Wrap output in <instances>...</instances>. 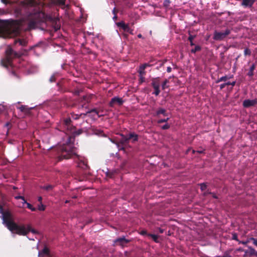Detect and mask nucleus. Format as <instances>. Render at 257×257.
Wrapping results in <instances>:
<instances>
[{"mask_svg":"<svg viewBox=\"0 0 257 257\" xmlns=\"http://www.w3.org/2000/svg\"><path fill=\"white\" fill-rule=\"evenodd\" d=\"M117 26L122 28L124 31L132 34V30L130 28L128 25L125 24L124 22H121L117 24Z\"/></svg>","mask_w":257,"mask_h":257,"instance_id":"1a4fd4ad","label":"nucleus"},{"mask_svg":"<svg viewBox=\"0 0 257 257\" xmlns=\"http://www.w3.org/2000/svg\"><path fill=\"white\" fill-rule=\"evenodd\" d=\"M128 242H129V240L127 239H126L124 237L118 238V239H116V240L115 241V243L116 244H118V245H121L122 246H124L125 244H126Z\"/></svg>","mask_w":257,"mask_h":257,"instance_id":"f8f14e48","label":"nucleus"},{"mask_svg":"<svg viewBox=\"0 0 257 257\" xmlns=\"http://www.w3.org/2000/svg\"><path fill=\"white\" fill-rule=\"evenodd\" d=\"M169 81L167 79H166L163 83L162 84V87L163 89H165L166 88L168 87V85H167V84L168 83Z\"/></svg>","mask_w":257,"mask_h":257,"instance_id":"5701e85b","label":"nucleus"},{"mask_svg":"<svg viewBox=\"0 0 257 257\" xmlns=\"http://www.w3.org/2000/svg\"><path fill=\"white\" fill-rule=\"evenodd\" d=\"M235 82L234 81L232 82V83H230V85L234 86L235 85Z\"/></svg>","mask_w":257,"mask_h":257,"instance_id":"6e6d98bb","label":"nucleus"},{"mask_svg":"<svg viewBox=\"0 0 257 257\" xmlns=\"http://www.w3.org/2000/svg\"><path fill=\"white\" fill-rule=\"evenodd\" d=\"M123 102L122 98L115 97L111 99L110 102H109V106L111 107H113L115 105H121L122 104Z\"/></svg>","mask_w":257,"mask_h":257,"instance_id":"423d86ee","label":"nucleus"},{"mask_svg":"<svg viewBox=\"0 0 257 257\" xmlns=\"http://www.w3.org/2000/svg\"><path fill=\"white\" fill-rule=\"evenodd\" d=\"M169 119V118H167L166 119H160L158 120V123H162L163 122H166Z\"/></svg>","mask_w":257,"mask_h":257,"instance_id":"e433bc0d","label":"nucleus"},{"mask_svg":"<svg viewBox=\"0 0 257 257\" xmlns=\"http://www.w3.org/2000/svg\"><path fill=\"white\" fill-rule=\"evenodd\" d=\"M216 257H231V256L228 253H225L224 255L222 256H216Z\"/></svg>","mask_w":257,"mask_h":257,"instance_id":"ea45409f","label":"nucleus"},{"mask_svg":"<svg viewBox=\"0 0 257 257\" xmlns=\"http://www.w3.org/2000/svg\"><path fill=\"white\" fill-rule=\"evenodd\" d=\"M160 114H162L164 115H166V110L163 108L159 109L157 112V115H159Z\"/></svg>","mask_w":257,"mask_h":257,"instance_id":"aec40b11","label":"nucleus"},{"mask_svg":"<svg viewBox=\"0 0 257 257\" xmlns=\"http://www.w3.org/2000/svg\"><path fill=\"white\" fill-rule=\"evenodd\" d=\"M228 79V78L227 76H223V77H221L220 78H219V79H218L216 81V82L219 83L221 81H226Z\"/></svg>","mask_w":257,"mask_h":257,"instance_id":"b1692460","label":"nucleus"},{"mask_svg":"<svg viewBox=\"0 0 257 257\" xmlns=\"http://www.w3.org/2000/svg\"><path fill=\"white\" fill-rule=\"evenodd\" d=\"M2 2L5 4H7L10 3L8 0H1Z\"/></svg>","mask_w":257,"mask_h":257,"instance_id":"c03bdc74","label":"nucleus"},{"mask_svg":"<svg viewBox=\"0 0 257 257\" xmlns=\"http://www.w3.org/2000/svg\"><path fill=\"white\" fill-rule=\"evenodd\" d=\"M170 3V2L169 0H165L164 2V4L165 6H168Z\"/></svg>","mask_w":257,"mask_h":257,"instance_id":"c9c22d12","label":"nucleus"},{"mask_svg":"<svg viewBox=\"0 0 257 257\" xmlns=\"http://www.w3.org/2000/svg\"><path fill=\"white\" fill-rule=\"evenodd\" d=\"M20 27V23L18 21L8 23L0 20V37L11 38L18 35Z\"/></svg>","mask_w":257,"mask_h":257,"instance_id":"f03ea898","label":"nucleus"},{"mask_svg":"<svg viewBox=\"0 0 257 257\" xmlns=\"http://www.w3.org/2000/svg\"><path fill=\"white\" fill-rule=\"evenodd\" d=\"M0 213H2L1 217L3 223L10 231L12 232L15 231L17 234L21 235H25L29 232H32L33 233H37V231L32 229L29 225L27 226L18 225L14 221L11 213L9 211L3 212L1 206Z\"/></svg>","mask_w":257,"mask_h":257,"instance_id":"f257e3e1","label":"nucleus"},{"mask_svg":"<svg viewBox=\"0 0 257 257\" xmlns=\"http://www.w3.org/2000/svg\"><path fill=\"white\" fill-rule=\"evenodd\" d=\"M113 19H116V16L115 15L113 17Z\"/></svg>","mask_w":257,"mask_h":257,"instance_id":"bf43d9fd","label":"nucleus"},{"mask_svg":"<svg viewBox=\"0 0 257 257\" xmlns=\"http://www.w3.org/2000/svg\"><path fill=\"white\" fill-rule=\"evenodd\" d=\"M54 80H55V77H54V76H51V78H50V81L51 82H53V81H54Z\"/></svg>","mask_w":257,"mask_h":257,"instance_id":"a18cd8bd","label":"nucleus"},{"mask_svg":"<svg viewBox=\"0 0 257 257\" xmlns=\"http://www.w3.org/2000/svg\"><path fill=\"white\" fill-rule=\"evenodd\" d=\"M169 128V125L168 124H165L162 126V128L163 130H166Z\"/></svg>","mask_w":257,"mask_h":257,"instance_id":"f704fd0d","label":"nucleus"},{"mask_svg":"<svg viewBox=\"0 0 257 257\" xmlns=\"http://www.w3.org/2000/svg\"><path fill=\"white\" fill-rule=\"evenodd\" d=\"M225 84H226V85H230V82H226V83H225Z\"/></svg>","mask_w":257,"mask_h":257,"instance_id":"13d9d810","label":"nucleus"},{"mask_svg":"<svg viewBox=\"0 0 257 257\" xmlns=\"http://www.w3.org/2000/svg\"><path fill=\"white\" fill-rule=\"evenodd\" d=\"M113 13L115 14V8L113 10Z\"/></svg>","mask_w":257,"mask_h":257,"instance_id":"680f3d73","label":"nucleus"},{"mask_svg":"<svg viewBox=\"0 0 257 257\" xmlns=\"http://www.w3.org/2000/svg\"><path fill=\"white\" fill-rule=\"evenodd\" d=\"M6 54L7 56L11 57V55L15 54L14 51L11 48H9L7 49V50H6Z\"/></svg>","mask_w":257,"mask_h":257,"instance_id":"f3484780","label":"nucleus"},{"mask_svg":"<svg viewBox=\"0 0 257 257\" xmlns=\"http://www.w3.org/2000/svg\"><path fill=\"white\" fill-rule=\"evenodd\" d=\"M27 207L30 209L31 210L33 211H34L36 210V208L33 207L32 206V205L31 204H30V203H27Z\"/></svg>","mask_w":257,"mask_h":257,"instance_id":"cd10ccee","label":"nucleus"},{"mask_svg":"<svg viewBox=\"0 0 257 257\" xmlns=\"http://www.w3.org/2000/svg\"><path fill=\"white\" fill-rule=\"evenodd\" d=\"M233 238L234 239L237 240V236H236V235H233Z\"/></svg>","mask_w":257,"mask_h":257,"instance_id":"864d4df0","label":"nucleus"},{"mask_svg":"<svg viewBox=\"0 0 257 257\" xmlns=\"http://www.w3.org/2000/svg\"><path fill=\"white\" fill-rule=\"evenodd\" d=\"M190 43H191V45H193V43L192 41L191 42H190Z\"/></svg>","mask_w":257,"mask_h":257,"instance_id":"e2e57ef3","label":"nucleus"},{"mask_svg":"<svg viewBox=\"0 0 257 257\" xmlns=\"http://www.w3.org/2000/svg\"><path fill=\"white\" fill-rule=\"evenodd\" d=\"M159 231H160V233H163V230L160 228L159 229Z\"/></svg>","mask_w":257,"mask_h":257,"instance_id":"4d7b16f0","label":"nucleus"},{"mask_svg":"<svg viewBox=\"0 0 257 257\" xmlns=\"http://www.w3.org/2000/svg\"><path fill=\"white\" fill-rule=\"evenodd\" d=\"M19 42L21 45L24 46L26 44V42L24 40H18L16 43Z\"/></svg>","mask_w":257,"mask_h":257,"instance_id":"a878e982","label":"nucleus"},{"mask_svg":"<svg viewBox=\"0 0 257 257\" xmlns=\"http://www.w3.org/2000/svg\"><path fill=\"white\" fill-rule=\"evenodd\" d=\"M148 236H150L152 238V239L156 242H159V240H158V235H155V234H147Z\"/></svg>","mask_w":257,"mask_h":257,"instance_id":"6ab92c4d","label":"nucleus"},{"mask_svg":"<svg viewBox=\"0 0 257 257\" xmlns=\"http://www.w3.org/2000/svg\"><path fill=\"white\" fill-rule=\"evenodd\" d=\"M70 119H66L65 121V124L66 125H68L70 123Z\"/></svg>","mask_w":257,"mask_h":257,"instance_id":"37998d69","label":"nucleus"},{"mask_svg":"<svg viewBox=\"0 0 257 257\" xmlns=\"http://www.w3.org/2000/svg\"><path fill=\"white\" fill-rule=\"evenodd\" d=\"M211 194L212 195V197H213V198H217V197H216V196L215 194H213V193H211Z\"/></svg>","mask_w":257,"mask_h":257,"instance_id":"3c124183","label":"nucleus"},{"mask_svg":"<svg viewBox=\"0 0 257 257\" xmlns=\"http://www.w3.org/2000/svg\"><path fill=\"white\" fill-rule=\"evenodd\" d=\"M53 187V186L52 185H46V186H44L42 187V188L49 191V190H52Z\"/></svg>","mask_w":257,"mask_h":257,"instance_id":"393cba45","label":"nucleus"},{"mask_svg":"<svg viewBox=\"0 0 257 257\" xmlns=\"http://www.w3.org/2000/svg\"><path fill=\"white\" fill-rule=\"evenodd\" d=\"M250 240L249 239H247L246 241H240L239 243H242L243 244H246V243H247Z\"/></svg>","mask_w":257,"mask_h":257,"instance_id":"79ce46f5","label":"nucleus"},{"mask_svg":"<svg viewBox=\"0 0 257 257\" xmlns=\"http://www.w3.org/2000/svg\"><path fill=\"white\" fill-rule=\"evenodd\" d=\"M57 4L59 5H63L65 4L64 0H58Z\"/></svg>","mask_w":257,"mask_h":257,"instance_id":"7c9ffc66","label":"nucleus"},{"mask_svg":"<svg viewBox=\"0 0 257 257\" xmlns=\"http://www.w3.org/2000/svg\"><path fill=\"white\" fill-rule=\"evenodd\" d=\"M2 65L6 67H8L12 65V58L11 57L7 56L6 58L2 61Z\"/></svg>","mask_w":257,"mask_h":257,"instance_id":"9b49d317","label":"nucleus"},{"mask_svg":"<svg viewBox=\"0 0 257 257\" xmlns=\"http://www.w3.org/2000/svg\"><path fill=\"white\" fill-rule=\"evenodd\" d=\"M149 66L148 64H144L143 65L141 66L139 69V73H140V79L141 80V81L143 82L145 80V78L144 76L145 74V69L146 68L147 66Z\"/></svg>","mask_w":257,"mask_h":257,"instance_id":"6e6552de","label":"nucleus"},{"mask_svg":"<svg viewBox=\"0 0 257 257\" xmlns=\"http://www.w3.org/2000/svg\"><path fill=\"white\" fill-rule=\"evenodd\" d=\"M27 203H28L26 202V200L24 199V200H23V204H27Z\"/></svg>","mask_w":257,"mask_h":257,"instance_id":"603ef678","label":"nucleus"},{"mask_svg":"<svg viewBox=\"0 0 257 257\" xmlns=\"http://www.w3.org/2000/svg\"><path fill=\"white\" fill-rule=\"evenodd\" d=\"M253 4L252 0H242L241 5L244 7H251Z\"/></svg>","mask_w":257,"mask_h":257,"instance_id":"2eb2a0df","label":"nucleus"},{"mask_svg":"<svg viewBox=\"0 0 257 257\" xmlns=\"http://www.w3.org/2000/svg\"><path fill=\"white\" fill-rule=\"evenodd\" d=\"M230 33L229 29H226L224 32H215L213 38L216 40H221L228 35Z\"/></svg>","mask_w":257,"mask_h":257,"instance_id":"39448f33","label":"nucleus"},{"mask_svg":"<svg viewBox=\"0 0 257 257\" xmlns=\"http://www.w3.org/2000/svg\"><path fill=\"white\" fill-rule=\"evenodd\" d=\"M225 86H226L225 83H223V84H222L220 85V88L221 89L223 88Z\"/></svg>","mask_w":257,"mask_h":257,"instance_id":"49530a36","label":"nucleus"},{"mask_svg":"<svg viewBox=\"0 0 257 257\" xmlns=\"http://www.w3.org/2000/svg\"><path fill=\"white\" fill-rule=\"evenodd\" d=\"M21 111L24 112H27L29 111L28 108L25 105H22L19 107H18Z\"/></svg>","mask_w":257,"mask_h":257,"instance_id":"a211bd4d","label":"nucleus"},{"mask_svg":"<svg viewBox=\"0 0 257 257\" xmlns=\"http://www.w3.org/2000/svg\"><path fill=\"white\" fill-rule=\"evenodd\" d=\"M80 133H81V131H79V132H78V133H77V134H76V135H79Z\"/></svg>","mask_w":257,"mask_h":257,"instance_id":"052dcab7","label":"nucleus"},{"mask_svg":"<svg viewBox=\"0 0 257 257\" xmlns=\"http://www.w3.org/2000/svg\"><path fill=\"white\" fill-rule=\"evenodd\" d=\"M257 104V98L254 99H246L243 102V105L245 107H249Z\"/></svg>","mask_w":257,"mask_h":257,"instance_id":"0eeeda50","label":"nucleus"},{"mask_svg":"<svg viewBox=\"0 0 257 257\" xmlns=\"http://www.w3.org/2000/svg\"><path fill=\"white\" fill-rule=\"evenodd\" d=\"M200 188L202 191H204L206 188V185L205 184H201L200 185Z\"/></svg>","mask_w":257,"mask_h":257,"instance_id":"c756f323","label":"nucleus"},{"mask_svg":"<svg viewBox=\"0 0 257 257\" xmlns=\"http://www.w3.org/2000/svg\"><path fill=\"white\" fill-rule=\"evenodd\" d=\"M138 37L139 38H142V35L141 34H139L138 35Z\"/></svg>","mask_w":257,"mask_h":257,"instance_id":"5fc2aeb1","label":"nucleus"},{"mask_svg":"<svg viewBox=\"0 0 257 257\" xmlns=\"http://www.w3.org/2000/svg\"><path fill=\"white\" fill-rule=\"evenodd\" d=\"M71 140L72 138H69L68 142L61 147V157L64 159H68L75 154V148L71 143Z\"/></svg>","mask_w":257,"mask_h":257,"instance_id":"7ed1b4c3","label":"nucleus"},{"mask_svg":"<svg viewBox=\"0 0 257 257\" xmlns=\"http://www.w3.org/2000/svg\"><path fill=\"white\" fill-rule=\"evenodd\" d=\"M172 68L170 67H168L167 69V71L168 72H170L171 71Z\"/></svg>","mask_w":257,"mask_h":257,"instance_id":"de8ad7c7","label":"nucleus"},{"mask_svg":"<svg viewBox=\"0 0 257 257\" xmlns=\"http://www.w3.org/2000/svg\"><path fill=\"white\" fill-rule=\"evenodd\" d=\"M152 86L154 89H157L158 88H159L160 87V83L158 80L156 79L153 80L152 82Z\"/></svg>","mask_w":257,"mask_h":257,"instance_id":"dca6fc26","label":"nucleus"},{"mask_svg":"<svg viewBox=\"0 0 257 257\" xmlns=\"http://www.w3.org/2000/svg\"><path fill=\"white\" fill-rule=\"evenodd\" d=\"M255 66L254 65H252L250 67L249 71L248 73V75L249 76H251L253 75V71L254 70Z\"/></svg>","mask_w":257,"mask_h":257,"instance_id":"412c9836","label":"nucleus"},{"mask_svg":"<svg viewBox=\"0 0 257 257\" xmlns=\"http://www.w3.org/2000/svg\"><path fill=\"white\" fill-rule=\"evenodd\" d=\"M141 234H143H143H147V232H146V231H141Z\"/></svg>","mask_w":257,"mask_h":257,"instance_id":"8fccbe9b","label":"nucleus"},{"mask_svg":"<svg viewBox=\"0 0 257 257\" xmlns=\"http://www.w3.org/2000/svg\"><path fill=\"white\" fill-rule=\"evenodd\" d=\"M39 257H49V250L47 247H45L41 251H39L38 253Z\"/></svg>","mask_w":257,"mask_h":257,"instance_id":"ddd939ff","label":"nucleus"},{"mask_svg":"<svg viewBox=\"0 0 257 257\" xmlns=\"http://www.w3.org/2000/svg\"><path fill=\"white\" fill-rule=\"evenodd\" d=\"M204 150H203V149H201L199 150H197V151H195L193 150V153H195V152H198V153H203L204 152Z\"/></svg>","mask_w":257,"mask_h":257,"instance_id":"4c0bfd02","label":"nucleus"},{"mask_svg":"<svg viewBox=\"0 0 257 257\" xmlns=\"http://www.w3.org/2000/svg\"><path fill=\"white\" fill-rule=\"evenodd\" d=\"M38 200L39 202H40V203H42V197H41V196L39 197L38 198Z\"/></svg>","mask_w":257,"mask_h":257,"instance_id":"09e8293b","label":"nucleus"},{"mask_svg":"<svg viewBox=\"0 0 257 257\" xmlns=\"http://www.w3.org/2000/svg\"><path fill=\"white\" fill-rule=\"evenodd\" d=\"M91 112H94L96 114L98 115V117H100L101 116L103 115V114H99V111H97L96 109H92L90 110V111H88L87 113H91Z\"/></svg>","mask_w":257,"mask_h":257,"instance_id":"4be33fe9","label":"nucleus"},{"mask_svg":"<svg viewBox=\"0 0 257 257\" xmlns=\"http://www.w3.org/2000/svg\"><path fill=\"white\" fill-rule=\"evenodd\" d=\"M249 239L252 240L253 241V244L257 246V239L251 237L249 238Z\"/></svg>","mask_w":257,"mask_h":257,"instance_id":"c85d7f7f","label":"nucleus"},{"mask_svg":"<svg viewBox=\"0 0 257 257\" xmlns=\"http://www.w3.org/2000/svg\"><path fill=\"white\" fill-rule=\"evenodd\" d=\"M195 38V36H193V35H190L189 37V40L190 41V42H191Z\"/></svg>","mask_w":257,"mask_h":257,"instance_id":"58836bf2","label":"nucleus"},{"mask_svg":"<svg viewBox=\"0 0 257 257\" xmlns=\"http://www.w3.org/2000/svg\"><path fill=\"white\" fill-rule=\"evenodd\" d=\"M246 255H257V251L252 247L248 246V249L244 251Z\"/></svg>","mask_w":257,"mask_h":257,"instance_id":"9d476101","label":"nucleus"},{"mask_svg":"<svg viewBox=\"0 0 257 257\" xmlns=\"http://www.w3.org/2000/svg\"><path fill=\"white\" fill-rule=\"evenodd\" d=\"M15 198L16 199H22V200H24V197L22 196H20V195H18V196H16L15 197Z\"/></svg>","mask_w":257,"mask_h":257,"instance_id":"2f4dec72","label":"nucleus"},{"mask_svg":"<svg viewBox=\"0 0 257 257\" xmlns=\"http://www.w3.org/2000/svg\"><path fill=\"white\" fill-rule=\"evenodd\" d=\"M37 15H35L32 16V20L29 22V25L30 29L34 28L37 22V21L36 20Z\"/></svg>","mask_w":257,"mask_h":257,"instance_id":"4468645a","label":"nucleus"},{"mask_svg":"<svg viewBox=\"0 0 257 257\" xmlns=\"http://www.w3.org/2000/svg\"><path fill=\"white\" fill-rule=\"evenodd\" d=\"M200 49V47H199V46H196V47H195V49H194V50H192V52L193 53H195V52H196V51H199Z\"/></svg>","mask_w":257,"mask_h":257,"instance_id":"473e14b6","label":"nucleus"},{"mask_svg":"<svg viewBox=\"0 0 257 257\" xmlns=\"http://www.w3.org/2000/svg\"><path fill=\"white\" fill-rule=\"evenodd\" d=\"M45 209V206L41 203L40 205L38 206V209L41 211H44Z\"/></svg>","mask_w":257,"mask_h":257,"instance_id":"bb28decb","label":"nucleus"},{"mask_svg":"<svg viewBox=\"0 0 257 257\" xmlns=\"http://www.w3.org/2000/svg\"><path fill=\"white\" fill-rule=\"evenodd\" d=\"M138 140V136L136 134L130 133L126 136L122 135V139L120 140V143L121 144H123L128 142L130 140H131L132 142L134 143L137 142Z\"/></svg>","mask_w":257,"mask_h":257,"instance_id":"20e7f679","label":"nucleus"},{"mask_svg":"<svg viewBox=\"0 0 257 257\" xmlns=\"http://www.w3.org/2000/svg\"><path fill=\"white\" fill-rule=\"evenodd\" d=\"M244 53L245 55H249L250 54V51L248 49H245L244 51Z\"/></svg>","mask_w":257,"mask_h":257,"instance_id":"72a5a7b5","label":"nucleus"},{"mask_svg":"<svg viewBox=\"0 0 257 257\" xmlns=\"http://www.w3.org/2000/svg\"><path fill=\"white\" fill-rule=\"evenodd\" d=\"M155 91L154 93L156 95H159V94L160 93V92L159 88H158L157 89H155Z\"/></svg>","mask_w":257,"mask_h":257,"instance_id":"a19ab883","label":"nucleus"}]
</instances>
